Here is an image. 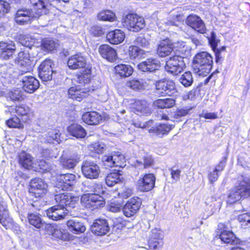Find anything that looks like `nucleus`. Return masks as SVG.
Instances as JSON below:
<instances>
[{
	"label": "nucleus",
	"instance_id": "42",
	"mask_svg": "<svg viewBox=\"0 0 250 250\" xmlns=\"http://www.w3.org/2000/svg\"><path fill=\"white\" fill-rule=\"evenodd\" d=\"M179 81L185 87L191 86L193 82L191 73L189 71L185 72L179 78Z\"/></svg>",
	"mask_w": 250,
	"mask_h": 250
},
{
	"label": "nucleus",
	"instance_id": "28",
	"mask_svg": "<svg viewBox=\"0 0 250 250\" xmlns=\"http://www.w3.org/2000/svg\"><path fill=\"white\" fill-rule=\"evenodd\" d=\"M125 38V34L121 29H115L109 32L106 35L107 41L113 44H118L123 42Z\"/></svg>",
	"mask_w": 250,
	"mask_h": 250
},
{
	"label": "nucleus",
	"instance_id": "6",
	"mask_svg": "<svg viewBox=\"0 0 250 250\" xmlns=\"http://www.w3.org/2000/svg\"><path fill=\"white\" fill-rule=\"evenodd\" d=\"M156 93L160 96H171L177 93L174 81L169 79H163L156 81Z\"/></svg>",
	"mask_w": 250,
	"mask_h": 250
},
{
	"label": "nucleus",
	"instance_id": "3",
	"mask_svg": "<svg viewBox=\"0 0 250 250\" xmlns=\"http://www.w3.org/2000/svg\"><path fill=\"white\" fill-rule=\"evenodd\" d=\"M213 59L211 55L206 51L197 53L194 57L192 67L194 72L200 76H205L211 70Z\"/></svg>",
	"mask_w": 250,
	"mask_h": 250
},
{
	"label": "nucleus",
	"instance_id": "11",
	"mask_svg": "<svg viewBox=\"0 0 250 250\" xmlns=\"http://www.w3.org/2000/svg\"><path fill=\"white\" fill-rule=\"evenodd\" d=\"M30 185L29 192L35 197H42L47 192V185L41 178L32 179Z\"/></svg>",
	"mask_w": 250,
	"mask_h": 250
},
{
	"label": "nucleus",
	"instance_id": "35",
	"mask_svg": "<svg viewBox=\"0 0 250 250\" xmlns=\"http://www.w3.org/2000/svg\"><path fill=\"white\" fill-rule=\"evenodd\" d=\"M0 223L6 229L10 227L12 220L9 217L8 212L5 206L0 202Z\"/></svg>",
	"mask_w": 250,
	"mask_h": 250
},
{
	"label": "nucleus",
	"instance_id": "13",
	"mask_svg": "<svg viewBox=\"0 0 250 250\" xmlns=\"http://www.w3.org/2000/svg\"><path fill=\"white\" fill-rule=\"evenodd\" d=\"M82 171L85 177L90 179L97 178L100 173L99 167L96 163L90 161L83 162Z\"/></svg>",
	"mask_w": 250,
	"mask_h": 250
},
{
	"label": "nucleus",
	"instance_id": "63",
	"mask_svg": "<svg viewBox=\"0 0 250 250\" xmlns=\"http://www.w3.org/2000/svg\"><path fill=\"white\" fill-rule=\"evenodd\" d=\"M208 179L210 184H213L216 181L219 177V173L215 170H213L209 172L208 174Z\"/></svg>",
	"mask_w": 250,
	"mask_h": 250
},
{
	"label": "nucleus",
	"instance_id": "45",
	"mask_svg": "<svg viewBox=\"0 0 250 250\" xmlns=\"http://www.w3.org/2000/svg\"><path fill=\"white\" fill-rule=\"evenodd\" d=\"M98 18L103 21H113L115 19V15L110 10L103 11L99 13Z\"/></svg>",
	"mask_w": 250,
	"mask_h": 250
},
{
	"label": "nucleus",
	"instance_id": "8",
	"mask_svg": "<svg viewBox=\"0 0 250 250\" xmlns=\"http://www.w3.org/2000/svg\"><path fill=\"white\" fill-rule=\"evenodd\" d=\"M15 62L20 67L21 75L30 72L32 69L33 62L28 49L23 48L18 53Z\"/></svg>",
	"mask_w": 250,
	"mask_h": 250
},
{
	"label": "nucleus",
	"instance_id": "16",
	"mask_svg": "<svg viewBox=\"0 0 250 250\" xmlns=\"http://www.w3.org/2000/svg\"><path fill=\"white\" fill-rule=\"evenodd\" d=\"M53 62L50 59H46L40 64L39 67V76L43 82H47L52 80L53 71L52 65Z\"/></svg>",
	"mask_w": 250,
	"mask_h": 250
},
{
	"label": "nucleus",
	"instance_id": "25",
	"mask_svg": "<svg viewBox=\"0 0 250 250\" xmlns=\"http://www.w3.org/2000/svg\"><path fill=\"white\" fill-rule=\"evenodd\" d=\"M15 112L17 115L21 117L23 122H26L33 117V113L29 108L25 104H21L11 108V112Z\"/></svg>",
	"mask_w": 250,
	"mask_h": 250
},
{
	"label": "nucleus",
	"instance_id": "46",
	"mask_svg": "<svg viewBox=\"0 0 250 250\" xmlns=\"http://www.w3.org/2000/svg\"><path fill=\"white\" fill-rule=\"evenodd\" d=\"M46 140L49 143H54V141L59 143L61 141V134L58 130L49 131L46 137Z\"/></svg>",
	"mask_w": 250,
	"mask_h": 250
},
{
	"label": "nucleus",
	"instance_id": "53",
	"mask_svg": "<svg viewBox=\"0 0 250 250\" xmlns=\"http://www.w3.org/2000/svg\"><path fill=\"white\" fill-rule=\"evenodd\" d=\"M238 220L241 223V226L246 228L250 227V214L243 213L238 216Z\"/></svg>",
	"mask_w": 250,
	"mask_h": 250
},
{
	"label": "nucleus",
	"instance_id": "18",
	"mask_svg": "<svg viewBox=\"0 0 250 250\" xmlns=\"http://www.w3.org/2000/svg\"><path fill=\"white\" fill-rule=\"evenodd\" d=\"M218 229L220 231L219 238L224 243L232 245L238 243L235 235L231 231L227 230L224 224L220 223Z\"/></svg>",
	"mask_w": 250,
	"mask_h": 250
},
{
	"label": "nucleus",
	"instance_id": "12",
	"mask_svg": "<svg viewBox=\"0 0 250 250\" xmlns=\"http://www.w3.org/2000/svg\"><path fill=\"white\" fill-rule=\"evenodd\" d=\"M156 178L152 173L144 174L137 182V189L140 191L147 192L152 189L155 186Z\"/></svg>",
	"mask_w": 250,
	"mask_h": 250
},
{
	"label": "nucleus",
	"instance_id": "36",
	"mask_svg": "<svg viewBox=\"0 0 250 250\" xmlns=\"http://www.w3.org/2000/svg\"><path fill=\"white\" fill-rule=\"evenodd\" d=\"M68 94L70 98L80 102L87 96V93L78 86H73L68 89Z\"/></svg>",
	"mask_w": 250,
	"mask_h": 250
},
{
	"label": "nucleus",
	"instance_id": "54",
	"mask_svg": "<svg viewBox=\"0 0 250 250\" xmlns=\"http://www.w3.org/2000/svg\"><path fill=\"white\" fill-rule=\"evenodd\" d=\"M191 108L184 107L183 108L178 109L173 114V117L175 119H179L182 117L185 116L189 114Z\"/></svg>",
	"mask_w": 250,
	"mask_h": 250
},
{
	"label": "nucleus",
	"instance_id": "55",
	"mask_svg": "<svg viewBox=\"0 0 250 250\" xmlns=\"http://www.w3.org/2000/svg\"><path fill=\"white\" fill-rule=\"evenodd\" d=\"M143 50L136 46H130L129 48V55L131 59H135L142 54Z\"/></svg>",
	"mask_w": 250,
	"mask_h": 250
},
{
	"label": "nucleus",
	"instance_id": "5",
	"mask_svg": "<svg viewBox=\"0 0 250 250\" xmlns=\"http://www.w3.org/2000/svg\"><path fill=\"white\" fill-rule=\"evenodd\" d=\"M41 15V12L33 9L23 8L17 10L15 20L16 22L21 25H24L30 23L34 19L39 18Z\"/></svg>",
	"mask_w": 250,
	"mask_h": 250
},
{
	"label": "nucleus",
	"instance_id": "37",
	"mask_svg": "<svg viewBox=\"0 0 250 250\" xmlns=\"http://www.w3.org/2000/svg\"><path fill=\"white\" fill-rule=\"evenodd\" d=\"M116 74L121 77H128L133 73V68L128 64H120L114 67Z\"/></svg>",
	"mask_w": 250,
	"mask_h": 250
},
{
	"label": "nucleus",
	"instance_id": "26",
	"mask_svg": "<svg viewBox=\"0 0 250 250\" xmlns=\"http://www.w3.org/2000/svg\"><path fill=\"white\" fill-rule=\"evenodd\" d=\"M16 50L15 44L11 42L10 43L0 42V58L8 60L11 57Z\"/></svg>",
	"mask_w": 250,
	"mask_h": 250
},
{
	"label": "nucleus",
	"instance_id": "19",
	"mask_svg": "<svg viewBox=\"0 0 250 250\" xmlns=\"http://www.w3.org/2000/svg\"><path fill=\"white\" fill-rule=\"evenodd\" d=\"M20 82L22 83L23 89L27 93H32L39 87V81L31 76H23Z\"/></svg>",
	"mask_w": 250,
	"mask_h": 250
},
{
	"label": "nucleus",
	"instance_id": "7",
	"mask_svg": "<svg viewBox=\"0 0 250 250\" xmlns=\"http://www.w3.org/2000/svg\"><path fill=\"white\" fill-rule=\"evenodd\" d=\"M122 25L128 30L138 32L145 26V21L143 18L136 14H129L122 19Z\"/></svg>",
	"mask_w": 250,
	"mask_h": 250
},
{
	"label": "nucleus",
	"instance_id": "32",
	"mask_svg": "<svg viewBox=\"0 0 250 250\" xmlns=\"http://www.w3.org/2000/svg\"><path fill=\"white\" fill-rule=\"evenodd\" d=\"M82 120L87 124L96 125L102 121V117L101 114L97 112H87L83 115Z\"/></svg>",
	"mask_w": 250,
	"mask_h": 250
},
{
	"label": "nucleus",
	"instance_id": "34",
	"mask_svg": "<svg viewBox=\"0 0 250 250\" xmlns=\"http://www.w3.org/2000/svg\"><path fill=\"white\" fill-rule=\"evenodd\" d=\"M174 125L169 124H161L156 127H152L149 129L150 133H154L161 137L167 133L173 128Z\"/></svg>",
	"mask_w": 250,
	"mask_h": 250
},
{
	"label": "nucleus",
	"instance_id": "9",
	"mask_svg": "<svg viewBox=\"0 0 250 250\" xmlns=\"http://www.w3.org/2000/svg\"><path fill=\"white\" fill-rule=\"evenodd\" d=\"M81 202L91 210L103 207L105 204L104 198L98 194H85L82 196Z\"/></svg>",
	"mask_w": 250,
	"mask_h": 250
},
{
	"label": "nucleus",
	"instance_id": "40",
	"mask_svg": "<svg viewBox=\"0 0 250 250\" xmlns=\"http://www.w3.org/2000/svg\"><path fill=\"white\" fill-rule=\"evenodd\" d=\"M19 161L21 165L25 168L29 169L32 167L33 158L30 155L23 151L19 155Z\"/></svg>",
	"mask_w": 250,
	"mask_h": 250
},
{
	"label": "nucleus",
	"instance_id": "22",
	"mask_svg": "<svg viewBox=\"0 0 250 250\" xmlns=\"http://www.w3.org/2000/svg\"><path fill=\"white\" fill-rule=\"evenodd\" d=\"M91 231L97 235L105 234L109 230V227L105 219H99L95 220L91 227Z\"/></svg>",
	"mask_w": 250,
	"mask_h": 250
},
{
	"label": "nucleus",
	"instance_id": "64",
	"mask_svg": "<svg viewBox=\"0 0 250 250\" xmlns=\"http://www.w3.org/2000/svg\"><path fill=\"white\" fill-rule=\"evenodd\" d=\"M158 25L159 26L160 28H161L164 30H166L167 29H168V28H167L168 26H176V24L174 21L168 20H165L163 21V22H161Z\"/></svg>",
	"mask_w": 250,
	"mask_h": 250
},
{
	"label": "nucleus",
	"instance_id": "59",
	"mask_svg": "<svg viewBox=\"0 0 250 250\" xmlns=\"http://www.w3.org/2000/svg\"><path fill=\"white\" fill-rule=\"evenodd\" d=\"M91 32L92 34L96 37L100 36L104 34V31L103 28L98 25L93 26L91 28Z\"/></svg>",
	"mask_w": 250,
	"mask_h": 250
},
{
	"label": "nucleus",
	"instance_id": "21",
	"mask_svg": "<svg viewBox=\"0 0 250 250\" xmlns=\"http://www.w3.org/2000/svg\"><path fill=\"white\" fill-rule=\"evenodd\" d=\"M80 160L81 156L77 153H73L68 156L62 155L60 158V163L63 168L71 169L73 168Z\"/></svg>",
	"mask_w": 250,
	"mask_h": 250
},
{
	"label": "nucleus",
	"instance_id": "48",
	"mask_svg": "<svg viewBox=\"0 0 250 250\" xmlns=\"http://www.w3.org/2000/svg\"><path fill=\"white\" fill-rule=\"evenodd\" d=\"M91 78V70L90 69H86L85 72L82 73L78 76L77 77V82L81 84H85L89 83Z\"/></svg>",
	"mask_w": 250,
	"mask_h": 250
},
{
	"label": "nucleus",
	"instance_id": "4",
	"mask_svg": "<svg viewBox=\"0 0 250 250\" xmlns=\"http://www.w3.org/2000/svg\"><path fill=\"white\" fill-rule=\"evenodd\" d=\"M250 197V178L242 176L237 185L230 190L228 195V203L231 204L242 197Z\"/></svg>",
	"mask_w": 250,
	"mask_h": 250
},
{
	"label": "nucleus",
	"instance_id": "24",
	"mask_svg": "<svg viewBox=\"0 0 250 250\" xmlns=\"http://www.w3.org/2000/svg\"><path fill=\"white\" fill-rule=\"evenodd\" d=\"M86 61L82 54L79 53L71 56L67 61V65L71 69H76L85 67Z\"/></svg>",
	"mask_w": 250,
	"mask_h": 250
},
{
	"label": "nucleus",
	"instance_id": "41",
	"mask_svg": "<svg viewBox=\"0 0 250 250\" xmlns=\"http://www.w3.org/2000/svg\"><path fill=\"white\" fill-rule=\"evenodd\" d=\"M27 219L29 223L37 229H40L43 226V223L39 214L28 213Z\"/></svg>",
	"mask_w": 250,
	"mask_h": 250
},
{
	"label": "nucleus",
	"instance_id": "49",
	"mask_svg": "<svg viewBox=\"0 0 250 250\" xmlns=\"http://www.w3.org/2000/svg\"><path fill=\"white\" fill-rule=\"evenodd\" d=\"M126 86L134 90H141L144 89L143 82L138 80H132L126 83Z\"/></svg>",
	"mask_w": 250,
	"mask_h": 250
},
{
	"label": "nucleus",
	"instance_id": "38",
	"mask_svg": "<svg viewBox=\"0 0 250 250\" xmlns=\"http://www.w3.org/2000/svg\"><path fill=\"white\" fill-rule=\"evenodd\" d=\"M68 131L73 136L77 138H84L86 132L81 125L78 124H72L68 128Z\"/></svg>",
	"mask_w": 250,
	"mask_h": 250
},
{
	"label": "nucleus",
	"instance_id": "56",
	"mask_svg": "<svg viewBox=\"0 0 250 250\" xmlns=\"http://www.w3.org/2000/svg\"><path fill=\"white\" fill-rule=\"evenodd\" d=\"M35 42V40L26 36L21 41V43L24 46L23 48H27L29 51L32 47L34 46Z\"/></svg>",
	"mask_w": 250,
	"mask_h": 250
},
{
	"label": "nucleus",
	"instance_id": "51",
	"mask_svg": "<svg viewBox=\"0 0 250 250\" xmlns=\"http://www.w3.org/2000/svg\"><path fill=\"white\" fill-rule=\"evenodd\" d=\"M206 37L208 39V42L210 45L212 49H215L218 45L220 40L216 38V33L214 31H211L209 34L206 33Z\"/></svg>",
	"mask_w": 250,
	"mask_h": 250
},
{
	"label": "nucleus",
	"instance_id": "30",
	"mask_svg": "<svg viewBox=\"0 0 250 250\" xmlns=\"http://www.w3.org/2000/svg\"><path fill=\"white\" fill-rule=\"evenodd\" d=\"M100 54L103 58L109 62H113L117 56L115 50L107 44H103L99 48Z\"/></svg>",
	"mask_w": 250,
	"mask_h": 250
},
{
	"label": "nucleus",
	"instance_id": "17",
	"mask_svg": "<svg viewBox=\"0 0 250 250\" xmlns=\"http://www.w3.org/2000/svg\"><path fill=\"white\" fill-rule=\"evenodd\" d=\"M186 23L195 31L202 34L206 33L207 29L205 23L200 17L190 15L186 19Z\"/></svg>",
	"mask_w": 250,
	"mask_h": 250
},
{
	"label": "nucleus",
	"instance_id": "1",
	"mask_svg": "<svg viewBox=\"0 0 250 250\" xmlns=\"http://www.w3.org/2000/svg\"><path fill=\"white\" fill-rule=\"evenodd\" d=\"M75 199L67 192L55 195V199L58 205L54 206L46 210L47 217L55 221L63 219L68 212L66 207L74 205Z\"/></svg>",
	"mask_w": 250,
	"mask_h": 250
},
{
	"label": "nucleus",
	"instance_id": "61",
	"mask_svg": "<svg viewBox=\"0 0 250 250\" xmlns=\"http://www.w3.org/2000/svg\"><path fill=\"white\" fill-rule=\"evenodd\" d=\"M153 124L152 120H149L146 122H141L140 121H135L133 123V125L135 127L145 128L150 126Z\"/></svg>",
	"mask_w": 250,
	"mask_h": 250
},
{
	"label": "nucleus",
	"instance_id": "2",
	"mask_svg": "<svg viewBox=\"0 0 250 250\" xmlns=\"http://www.w3.org/2000/svg\"><path fill=\"white\" fill-rule=\"evenodd\" d=\"M178 43H180V45L179 51L183 56L175 55L170 57L166 61L165 66V70L173 76L177 75L183 71L185 67L184 58L188 56L190 53V49L186 45V42H182Z\"/></svg>",
	"mask_w": 250,
	"mask_h": 250
},
{
	"label": "nucleus",
	"instance_id": "57",
	"mask_svg": "<svg viewBox=\"0 0 250 250\" xmlns=\"http://www.w3.org/2000/svg\"><path fill=\"white\" fill-rule=\"evenodd\" d=\"M9 98L14 101H21L22 99V94L20 90L15 89L9 93Z\"/></svg>",
	"mask_w": 250,
	"mask_h": 250
},
{
	"label": "nucleus",
	"instance_id": "39",
	"mask_svg": "<svg viewBox=\"0 0 250 250\" xmlns=\"http://www.w3.org/2000/svg\"><path fill=\"white\" fill-rule=\"evenodd\" d=\"M122 175L118 171H113L109 173L106 177L105 183L109 187H112L122 182Z\"/></svg>",
	"mask_w": 250,
	"mask_h": 250
},
{
	"label": "nucleus",
	"instance_id": "20",
	"mask_svg": "<svg viewBox=\"0 0 250 250\" xmlns=\"http://www.w3.org/2000/svg\"><path fill=\"white\" fill-rule=\"evenodd\" d=\"M46 228L48 233L51 234L54 237L62 240L66 241L70 238V235L64 229L56 224H47Z\"/></svg>",
	"mask_w": 250,
	"mask_h": 250
},
{
	"label": "nucleus",
	"instance_id": "15",
	"mask_svg": "<svg viewBox=\"0 0 250 250\" xmlns=\"http://www.w3.org/2000/svg\"><path fill=\"white\" fill-rule=\"evenodd\" d=\"M164 234L158 228L153 229L149 237L148 245L150 249L159 250L163 246Z\"/></svg>",
	"mask_w": 250,
	"mask_h": 250
},
{
	"label": "nucleus",
	"instance_id": "47",
	"mask_svg": "<svg viewBox=\"0 0 250 250\" xmlns=\"http://www.w3.org/2000/svg\"><path fill=\"white\" fill-rule=\"evenodd\" d=\"M6 124L10 128H22L23 127V124L16 116L7 120Z\"/></svg>",
	"mask_w": 250,
	"mask_h": 250
},
{
	"label": "nucleus",
	"instance_id": "50",
	"mask_svg": "<svg viewBox=\"0 0 250 250\" xmlns=\"http://www.w3.org/2000/svg\"><path fill=\"white\" fill-rule=\"evenodd\" d=\"M106 148V145L101 142L94 143L90 146V150L97 153H103Z\"/></svg>",
	"mask_w": 250,
	"mask_h": 250
},
{
	"label": "nucleus",
	"instance_id": "14",
	"mask_svg": "<svg viewBox=\"0 0 250 250\" xmlns=\"http://www.w3.org/2000/svg\"><path fill=\"white\" fill-rule=\"evenodd\" d=\"M142 200L138 197L130 198L123 208L124 214L127 217H130L135 214L140 208Z\"/></svg>",
	"mask_w": 250,
	"mask_h": 250
},
{
	"label": "nucleus",
	"instance_id": "33",
	"mask_svg": "<svg viewBox=\"0 0 250 250\" xmlns=\"http://www.w3.org/2000/svg\"><path fill=\"white\" fill-rule=\"evenodd\" d=\"M133 112L139 115H147L150 113L149 104L146 101L138 100L133 105Z\"/></svg>",
	"mask_w": 250,
	"mask_h": 250
},
{
	"label": "nucleus",
	"instance_id": "52",
	"mask_svg": "<svg viewBox=\"0 0 250 250\" xmlns=\"http://www.w3.org/2000/svg\"><path fill=\"white\" fill-rule=\"evenodd\" d=\"M102 162L106 168L114 167L113 152L104 155L101 158Z\"/></svg>",
	"mask_w": 250,
	"mask_h": 250
},
{
	"label": "nucleus",
	"instance_id": "43",
	"mask_svg": "<svg viewBox=\"0 0 250 250\" xmlns=\"http://www.w3.org/2000/svg\"><path fill=\"white\" fill-rule=\"evenodd\" d=\"M114 167H123L125 166V158L119 152H113Z\"/></svg>",
	"mask_w": 250,
	"mask_h": 250
},
{
	"label": "nucleus",
	"instance_id": "31",
	"mask_svg": "<svg viewBox=\"0 0 250 250\" xmlns=\"http://www.w3.org/2000/svg\"><path fill=\"white\" fill-rule=\"evenodd\" d=\"M173 50L172 42L169 40L166 39L161 42L157 48V52L161 57H165L170 55Z\"/></svg>",
	"mask_w": 250,
	"mask_h": 250
},
{
	"label": "nucleus",
	"instance_id": "27",
	"mask_svg": "<svg viewBox=\"0 0 250 250\" xmlns=\"http://www.w3.org/2000/svg\"><path fill=\"white\" fill-rule=\"evenodd\" d=\"M154 163L151 155L146 153L139 157L135 161L134 167L140 170L151 167Z\"/></svg>",
	"mask_w": 250,
	"mask_h": 250
},
{
	"label": "nucleus",
	"instance_id": "60",
	"mask_svg": "<svg viewBox=\"0 0 250 250\" xmlns=\"http://www.w3.org/2000/svg\"><path fill=\"white\" fill-rule=\"evenodd\" d=\"M133 194V189L128 187H125L121 192L119 193V195L124 198H128Z\"/></svg>",
	"mask_w": 250,
	"mask_h": 250
},
{
	"label": "nucleus",
	"instance_id": "58",
	"mask_svg": "<svg viewBox=\"0 0 250 250\" xmlns=\"http://www.w3.org/2000/svg\"><path fill=\"white\" fill-rule=\"evenodd\" d=\"M9 8V4L8 2L0 0V17L8 13Z\"/></svg>",
	"mask_w": 250,
	"mask_h": 250
},
{
	"label": "nucleus",
	"instance_id": "44",
	"mask_svg": "<svg viewBox=\"0 0 250 250\" xmlns=\"http://www.w3.org/2000/svg\"><path fill=\"white\" fill-rule=\"evenodd\" d=\"M42 46L44 50L47 51H52L56 50L59 46L58 42L50 39H46L42 41Z\"/></svg>",
	"mask_w": 250,
	"mask_h": 250
},
{
	"label": "nucleus",
	"instance_id": "23",
	"mask_svg": "<svg viewBox=\"0 0 250 250\" xmlns=\"http://www.w3.org/2000/svg\"><path fill=\"white\" fill-rule=\"evenodd\" d=\"M160 66V61L157 59L149 58L139 63L138 68L143 72H153Z\"/></svg>",
	"mask_w": 250,
	"mask_h": 250
},
{
	"label": "nucleus",
	"instance_id": "62",
	"mask_svg": "<svg viewBox=\"0 0 250 250\" xmlns=\"http://www.w3.org/2000/svg\"><path fill=\"white\" fill-rule=\"evenodd\" d=\"M90 191L93 192V194H98L103 192V188L102 185L100 184L94 183L91 186L90 188Z\"/></svg>",
	"mask_w": 250,
	"mask_h": 250
},
{
	"label": "nucleus",
	"instance_id": "10",
	"mask_svg": "<svg viewBox=\"0 0 250 250\" xmlns=\"http://www.w3.org/2000/svg\"><path fill=\"white\" fill-rule=\"evenodd\" d=\"M76 183V176L72 173L62 174L57 177L56 187L61 190H71Z\"/></svg>",
	"mask_w": 250,
	"mask_h": 250
},
{
	"label": "nucleus",
	"instance_id": "29",
	"mask_svg": "<svg viewBox=\"0 0 250 250\" xmlns=\"http://www.w3.org/2000/svg\"><path fill=\"white\" fill-rule=\"evenodd\" d=\"M66 225L69 231L75 234L84 232L86 229L83 223L80 221L78 218H74L68 220Z\"/></svg>",
	"mask_w": 250,
	"mask_h": 250
}]
</instances>
